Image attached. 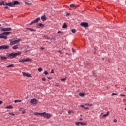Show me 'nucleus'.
<instances>
[{
  "label": "nucleus",
  "instance_id": "obj_1",
  "mask_svg": "<svg viewBox=\"0 0 126 126\" xmlns=\"http://www.w3.org/2000/svg\"><path fill=\"white\" fill-rule=\"evenodd\" d=\"M21 52H18V53H12L7 55V57L9 59H13V58H15L17 56H19L21 55Z\"/></svg>",
  "mask_w": 126,
  "mask_h": 126
},
{
  "label": "nucleus",
  "instance_id": "obj_2",
  "mask_svg": "<svg viewBox=\"0 0 126 126\" xmlns=\"http://www.w3.org/2000/svg\"><path fill=\"white\" fill-rule=\"evenodd\" d=\"M11 32H5L0 34V39H7L8 35L11 34Z\"/></svg>",
  "mask_w": 126,
  "mask_h": 126
},
{
  "label": "nucleus",
  "instance_id": "obj_3",
  "mask_svg": "<svg viewBox=\"0 0 126 126\" xmlns=\"http://www.w3.org/2000/svg\"><path fill=\"white\" fill-rule=\"evenodd\" d=\"M51 114L47 113L46 112H43L41 114V117H43L47 119H49L51 118Z\"/></svg>",
  "mask_w": 126,
  "mask_h": 126
},
{
  "label": "nucleus",
  "instance_id": "obj_4",
  "mask_svg": "<svg viewBox=\"0 0 126 126\" xmlns=\"http://www.w3.org/2000/svg\"><path fill=\"white\" fill-rule=\"evenodd\" d=\"M21 39H18V40H11L10 41V45L11 46H13V45H16V44H18L19 42H21Z\"/></svg>",
  "mask_w": 126,
  "mask_h": 126
},
{
  "label": "nucleus",
  "instance_id": "obj_5",
  "mask_svg": "<svg viewBox=\"0 0 126 126\" xmlns=\"http://www.w3.org/2000/svg\"><path fill=\"white\" fill-rule=\"evenodd\" d=\"M38 100L36 98H34V99H32L30 100V103L32 104L33 105H37L38 104Z\"/></svg>",
  "mask_w": 126,
  "mask_h": 126
},
{
  "label": "nucleus",
  "instance_id": "obj_6",
  "mask_svg": "<svg viewBox=\"0 0 126 126\" xmlns=\"http://www.w3.org/2000/svg\"><path fill=\"white\" fill-rule=\"evenodd\" d=\"M7 49H9V46L8 45L0 46V50H7Z\"/></svg>",
  "mask_w": 126,
  "mask_h": 126
},
{
  "label": "nucleus",
  "instance_id": "obj_7",
  "mask_svg": "<svg viewBox=\"0 0 126 126\" xmlns=\"http://www.w3.org/2000/svg\"><path fill=\"white\" fill-rule=\"evenodd\" d=\"M22 74L24 77H27L28 78L32 77V76L29 73H26V72H23Z\"/></svg>",
  "mask_w": 126,
  "mask_h": 126
},
{
  "label": "nucleus",
  "instance_id": "obj_8",
  "mask_svg": "<svg viewBox=\"0 0 126 126\" xmlns=\"http://www.w3.org/2000/svg\"><path fill=\"white\" fill-rule=\"evenodd\" d=\"M2 2H3L2 5H3L4 6L8 5V6H10V7H14L13 2L12 3H11V2L5 3H4V1H2Z\"/></svg>",
  "mask_w": 126,
  "mask_h": 126
},
{
  "label": "nucleus",
  "instance_id": "obj_9",
  "mask_svg": "<svg viewBox=\"0 0 126 126\" xmlns=\"http://www.w3.org/2000/svg\"><path fill=\"white\" fill-rule=\"evenodd\" d=\"M40 20V18L38 17V18H36L35 20H33L32 22H31L29 24V25H31L33 24L34 23H36L38 22Z\"/></svg>",
  "mask_w": 126,
  "mask_h": 126
},
{
  "label": "nucleus",
  "instance_id": "obj_10",
  "mask_svg": "<svg viewBox=\"0 0 126 126\" xmlns=\"http://www.w3.org/2000/svg\"><path fill=\"white\" fill-rule=\"evenodd\" d=\"M12 29L10 28H2L1 29V31L2 32H5V31H11Z\"/></svg>",
  "mask_w": 126,
  "mask_h": 126
},
{
  "label": "nucleus",
  "instance_id": "obj_11",
  "mask_svg": "<svg viewBox=\"0 0 126 126\" xmlns=\"http://www.w3.org/2000/svg\"><path fill=\"white\" fill-rule=\"evenodd\" d=\"M81 26L83 27H88V23L85 22H82L80 24Z\"/></svg>",
  "mask_w": 126,
  "mask_h": 126
},
{
  "label": "nucleus",
  "instance_id": "obj_12",
  "mask_svg": "<svg viewBox=\"0 0 126 126\" xmlns=\"http://www.w3.org/2000/svg\"><path fill=\"white\" fill-rule=\"evenodd\" d=\"M32 61V60L30 59H29V58H27L25 60H23L22 61V62H31Z\"/></svg>",
  "mask_w": 126,
  "mask_h": 126
},
{
  "label": "nucleus",
  "instance_id": "obj_13",
  "mask_svg": "<svg viewBox=\"0 0 126 126\" xmlns=\"http://www.w3.org/2000/svg\"><path fill=\"white\" fill-rule=\"evenodd\" d=\"M0 58L2 61H6L7 59V58L5 56H0Z\"/></svg>",
  "mask_w": 126,
  "mask_h": 126
},
{
  "label": "nucleus",
  "instance_id": "obj_14",
  "mask_svg": "<svg viewBox=\"0 0 126 126\" xmlns=\"http://www.w3.org/2000/svg\"><path fill=\"white\" fill-rule=\"evenodd\" d=\"M41 19L42 20L44 21L47 20V17L46 16V15H43L41 16Z\"/></svg>",
  "mask_w": 126,
  "mask_h": 126
},
{
  "label": "nucleus",
  "instance_id": "obj_15",
  "mask_svg": "<svg viewBox=\"0 0 126 126\" xmlns=\"http://www.w3.org/2000/svg\"><path fill=\"white\" fill-rule=\"evenodd\" d=\"M5 109H13V106L12 105H9L8 106H6L5 107Z\"/></svg>",
  "mask_w": 126,
  "mask_h": 126
},
{
  "label": "nucleus",
  "instance_id": "obj_16",
  "mask_svg": "<svg viewBox=\"0 0 126 126\" xmlns=\"http://www.w3.org/2000/svg\"><path fill=\"white\" fill-rule=\"evenodd\" d=\"M42 113H38V112H35L34 113V115L35 116L40 115L42 117Z\"/></svg>",
  "mask_w": 126,
  "mask_h": 126
},
{
  "label": "nucleus",
  "instance_id": "obj_17",
  "mask_svg": "<svg viewBox=\"0 0 126 126\" xmlns=\"http://www.w3.org/2000/svg\"><path fill=\"white\" fill-rule=\"evenodd\" d=\"M13 4V6H14V5H18L20 4V3L18 1H15L14 2H12Z\"/></svg>",
  "mask_w": 126,
  "mask_h": 126
},
{
  "label": "nucleus",
  "instance_id": "obj_18",
  "mask_svg": "<svg viewBox=\"0 0 126 126\" xmlns=\"http://www.w3.org/2000/svg\"><path fill=\"white\" fill-rule=\"evenodd\" d=\"M67 26L66 23H64L62 26V28H67Z\"/></svg>",
  "mask_w": 126,
  "mask_h": 126
},
{
  "label": "nucleus",
  "instance_id": "obj_19",
  "mask_svg": "<svg viewBox=\"0 0 126 126\" xmlns=\"http://www.w3.org/2000/svg\"><path fill=\"white\" fill-rule=\"evenodd\" d=\"M79 96L80 97H84V96H85V94L83 93H79Z\"/></svg>",
  "mask_w": 126,
  "mask_h": 126
},
{
  "label": "nucleus",
  "instance_id": "obj_20",
  "mask_svg": "<svg viewBox=\"0 0 126 126\" xmlns=\"http://www.w3.org/2000/svg\"><path fill=\"white\" fill-rule=\"evenodd\" d=\"M80 124L82 126H85V125H87V123H84L83 122H80Z\"/></svg>",
  "mask_w": 126,
  "mask_h": 126
},
{
  "label": "nucleus",
  "instance_id": "obj_21",
  "mask_svg": "<svg viewBox=\"0 0 126 126\" xmlns=\"http://www.w3.org/2000/svg\"><path fill=\"white\" fill-rule=\"evenodd\" d=\"M26 29H27L28 30H30V31H34L35 32L36 30L32 29V28H27Z\"/></svg>",
  "mask_w": 126,
  "mask_h": 126
},
{
  "label": "nucleus",
  "instance_id": "obj_22",
  "mask_svg": "<svg viewBox=\"0 0 126 126\" xmlns=\"http://www.w3.org/2000/svg\"><path fill=\"white\" fill-rule=\"evenodd\" d=\"M7 68H12V67H14V64H10V65H7L6 66Z\"/></svg>",
  "mask_w": 126,
  "mask_h": 126
},
{
  "label": "nucleus",
  "instance_id": "obj_23",
  "mask_svg": "<svg viewBox=\"0 0 126 126\" xmlns=\"http://www.w3.org/2000/svg\"><path fill=\"white\" fill-rule=\"evenodd\" d=\"M13 50H17V49H18V45H14L12 47Z\"/></svg>",
  "mask_w": 126,
  "mask_h": 126
},
{
  "label": "nucleus",
  "instance_id": "obj_24",
  "mask_svg": "<svg viewBox=\"0 0 126 126\" xmlns=\"http://www.w3.org/2000/svg\"><path fill=\"white\" fill-rule=\"evenodd\" d=\"M109 113H110L109 111H108V112H107V114H106L103 115V117H107L108 116H109Z\"/></svg>",
  "mask_w": 126,
  "mask_h": 126
},
{
  "label": "nucleus",
  "instance_id": "obj_25",
  "mask_svg": "<svg viewBox=\"0 0 126 126\" xmlns=\"http://www.w3.org/2000/svg\"><path fill=\"white\" fill-rule=\"evenodd\" d=\"M22 102L21 100H14V103H21Z\"/></svg>",
  "mask_w": 126,
  "mask_h": 126
},
{
  "label": "nucleus",
  "instance_id": "obj_26",
  "mask_svg": "<svg viewBox=\"0 0 126 126\" xmlns=\"http://www.w3.org/2000/svg\"><path fill=\"white\" fill-rule=\"evenodd\" d=\"M43 26H44V25L43 24L39 23L38 27V28H39L40 27H43Z\"/></svg>",
  "mask_w": 126,
  "mask_h": 126
},
{
  "label": "nucleus",
  "instance_id": "obj_27",
  "mask_svg": "<svg viewBox=\"0 0 126 126\" xmlns=\"http://www.w3.org/2000/svg\"><path fill=\"white\" fill-rule=\"evenodd\" d=\"M71 32L72 33H73V34H75V33L76 32V31H75V29H73L71 30Z\"/></svg>",
  "mask_w": 126,
  "mask_h": 126
},
{
  "label": "nucleus",
  "instance_id": "obj_28",
  "mask_svg": "<svg viewBox=\"0 0 126 126\" xmlns=\"http://www.w3.org/2000/svg\"><path fill=\"white\" fill-rule=\"evenodd\" d=\"M84 105L85 106H90V107H91L92 106V104H84Z\"/></svg>",
  "mask_w": 126,
  "mask_h": 126
},
{
  "label": "nucleus",
  "instance_id": "obj_29",
  "mask_svg": "<svg viewBox=\"0 0 126 126\" xmlns=\"http://www.w3.org/2000/svg\"><path fill=\"white\" fill-rule=\"evenodd\" d=\"M44 38H45V39H47L48 40H50V38L47 35H44Z\"/></svg>",
  "mask_w": 126,
  "mask_h": 126
},
{
  "label": "nucleus",
  "instance_id": "obj_30",
  "mask_svg": "<svg viewBox=\"0 0 126 126\" xmlns=\"http://www.w3.org/2000/svg\"><path fill=\"white\" fill-rule=\"evenodd\" d=\"M38 71L39 72H41L42 71H43V69L42 68H39L38 69Z\"/></svg>",
  "mask_w": 126,
  "mask_h": 126
},
{
  "label": "nucleus",
  "instance_id": "obj_31",
  "mask_svg": "<svg viewBox=\"0 0 126 126\" xmlns=\"http://www.w3.org/2000/svg\"><path fill=\"white\" fill-rule=\"evenodd\" d=\"M70 7L71 8H74V7H75V5L74 4H70Z\"/></svg>",
  "mask_w": 126,
  "mask_h": 126
},
{
  "label": "nucleus",
  "instance_id": "obj_32",
  "mask_svg": "<svg viewBox=\"0 0 126 126\" xmlns=\"http://www.w3.org/2000/svg\"><path fill=\"white\" fill-rule=\"evenodd\" d=\"M66 79H67L66 78H62V79H61V81L62 82H64L66 80Z\"/></svg>",
  "mask_w": 126,
  "mask_h": 126
},
{
  "label": "nucleus",
  "instance_id": "obj_33",
  "mask_svg": "<svg viewBox=\"0 0 126 126\" xmlns=\"http://www.w3.org/2000/svg\"><path fill=\"white\" fill-rule=\"evenodd\" d=\"M68 114L69 115L73 114V111L69 110V111H68Z\"/></svg>",
  "mask_w": 126,
  "mask_h": 126
},
{
  "label": "nucleus",
  "instance_id": "obj_34",
  "mask_svg": "<svg viewBox=\"0 0 126 126\" xmlns=\"http://www.w3.org/2000/svg\"><path fill=\"white\" fill-rule=\"evenodd\" d=\"M120 96L123 97L125 96V95L124 94H120Z\"/></svg>",
  "mask_w": 126,
  "mask_h": 126
},
{
  "label": "nucleus",
  "instance_id": "obj_35",
  "mask_svg": "<svg viewBox=\"0 0 126 126\" xmlns=\"http://www.w3.org/2000/svg\"><path fill=\"white\" fill-rule=\"evenodd\" d=\"M44 74L45 75H47L48 74V72L47 71H45L44 72Z\"/></svg>",
  "mask_w": 126,
  "mask_h": 126
},
{
  "label": "nucleus",
  "instance_id": "obj_36",
  "mask_svg": "<svg viewBox=\"0 0 126 126\" xmlns=\"http://www.w3.org/2000/svg\"><path fill=\"white\" fill-rule=\"evenodd\" d=\"M80 124V122H76V124H75L76 126H79Z\"/></svg>",
  "mask_w": 126,
  "mask_h": 126
},
{
  "label": "nucleus",
  "instance_id": "obj_37",
  "mask_svg": "<svg viewBox=\"0 0 126 126\" xmlns=\"http://www.w3.org/2000/svg\"><path fill=\"white\" fill-rule=\"evenodd\" d=\"M9 114L11 115L15 116V114H14L13 113L9 112Z\"/></svg>",
  "mask_w": 126,
  "mask_h": 126
},
{
  "label": "nucleus",
  "instance_id": "obj_38",
  "mask_svg": "<svg viewBox=\"0 0 126 126\" xmlns=\"http://www.w3.org/2000/svg\"><path fill=\"white\" fill-rule=\"evenodd\" d=\"M51 74H54V69H52V70H51Z\"/></svg>",
  "mask_w": 126,
  "mask_h": 126
},
{
  "label": "nucleus",
  "instance_id": "obj_39",
  "mask_svg": "<svg viewBox=\"0 0 126 126\" xmlns=\"http://www.w3.org/2000/svg\"><path fill=\"white\" fill-rule=\"evenodd\" d=\"M42 80L43 81H46V78H45V77H43V78H42Z\"/></svg>",
  "mask_w": 126,
  "mask_h": 126
},
{
  "label": "nucleus",
  "instance_id": "obj_40",
  "mask_svg": "<svg viewBox=\"0 0 126 126\" xmlns=\"http://www.w3.org/2000/svg\"><path fill=\"white\" fill-rule=\"evenodd\" d=\"M117 95V94H116V93H113L112 94V96H114V95Z\"/></svg>",
  "mask_w": 126,
  "mask_h": 126
},
{
  "label": "nucleus",
  "instance_id": "obj_41",
  "mask_svg": "<svg viewBox=\"0 0 126 126\" xmlns=\"http://www.w3.org/2000/svg\"><path fill=\"white\" fill-rule=\"evenodd\" d=\"M61 33H62V32L60 31H59L58 32H57V34H61Z\"/></svg>",
  "mask_w": 126,
  "mask_h": 126
},
{
  "label": "nucleus",
  "instance_id": "obj_42",
  "mask_svg": "<svg viewBox=\"0 0 126 126\" xmlns=\"http://www.w3.org/2000/svg\"><path fill=\"white\" fill-rule=\"evenodd\" d=\"M58 53H59L60 54H63L62 50H59Z\"/></svg>",
  "mask_w": 126,
  "mask_h": 126
},
{
  "label": "nucleus",
  "instance_id": "obj_43",
  "mask_svg": "<svg viewBox=\"0 0 126 126\" xmlns=\"http://www.w3.org/2000/svg\"><path fill=\"white\" fill-rule=\"evenodd\" d=\"M40 50H44V48L43 47H40Z\"/></svg>",
  "mask_w": 126,
  "mask_h": 126
},
{
  "label": "nucleus",
  "instance_id": "obj_44",
  "mask_svg": "<svg viewBox=\"0 0 126 126\" xmlns=\"http://www.w3.org/2000/svg\"><path fill=\"white\" fill-rule=\"evenodd\" d=\"M80 107H82V108H84H84H85L84 105H80Z\"/></svg>",
  "mask_w": 126,
  "mask_h": 126
},
{
  "label": "nucleus",
  "instance_id": "obj_45",
  "mask_svg": "<svg viewBox=\"0 0 126 126\" xmlns=\"http://www.w3.org/2000/svg\"><path fill=\"white\" fill-rule=\"evenodd\" d=\"M3 104V101H0V105Z\"/></svg>",
  "mask_w": 126,
  "mask_h": 126
},
{
  "label": "nucleus",
  "instance_id": "obj_46",
  "mask_svg": "<svg viewBox=\"0 0 126 126\" xmlns=\"http://www.w3.org/2000/svg\"><path fill=\"white\" fill-rule=\"evenodd\" d=\"M84 109L85 110H88V107H84Z\"/></svg>",
  "mask_w": 126,
  "mask_h": 126
},
{
  "label": "nucleus",
  "instance_id": "obj_47",
  "mask_svg": "<svg viewBox=\"0 0 126 126\" xmlns=\"http://www.w3.org/2000/svg\"><path fill=\"white\" fill-rule=\"evenodd\" d=\"M26 113V111L25 110H23L22 111V114H25Z\"/></svg>",
  "mask_w": 126,
  "mask_h": 126
},
{
  "label": "nucleus",
  "instance_id": "obj_48",
  "mask_svg": "<svg viewBox=\"0 0 126 126\" xmlns=\"http://www.w3.org/2000/svg\"><path fill=\"white\" fill-rule=\"evenodd\" d=\"M25 3L26 4H27V5H29V4H32V3H28L27 2H25Z\"/></svg>",
  "mask_w": 126,
  "mask_h": 126
},
{
  "label": "nucleus",
  "instance_id": "obj_49",
  "mask_svg": "<svg viewBox=\"0 0 126 126\" xmlns=\"http://www.w3.org/2000/svg\"><path fill=\"white\" fill-rule=\"evenodd\" d=\"M48 79L49 80H52V77H48Z\"/></svg>",
  "mask_w": 126,
  "mask_h": 126
},
{
  "label": "nucleus",
  "instance_id": "obj_50",
  "mask_svg": "<svg viewBox=\"0 0 126 126\" xmlns=\"http://www.w3.org/2000/svg\"><path fill=\"white\" fill-rule=\"evenodd\" d=\"M3 5V2L2 1L0 2V5Z\"/></svg>",
  "mask_w": 126,
  "mask_h": 126
},
{
  "label": "nucleus",
  "instance_id": "obj_51",
  "mask_svg": "<svg viewBox=\"0 0 126 126\" xmlns=\"http://www.w3.org/2000/svg\"><path fill=\"white\" fill-rule=\"evenodd\" d=\"M114 123H116L117 122V120L116 119H114Z\"/></svg>",
  "mask_w": 126,
  "mask_h": 126
},
{
  "label": "nucleus",
  "instance_id": "obj_52",
  "mask_svg": "<svg viewBox=\"0 0 126 126\" xmlns=\"http://www.w3.org/2000/svg\"><path fill=\"white\" fill-rule=\"evenodd\" d=\"M4 8H5V9H8V6H5V7H4Z\"/></svg>",
  "mask_w": 126,
  "mask_h": 126
},
{
  "label": "nucleus",
  "instance_id": "obj_53",
  "mask_svg": "<svg viewBox=\"0 0 126 126\" xmlns=\"http://www.w3.org/2000/svg\"><path fill=\"white\" fill-rule=\"evenodd\" d=\"M93 74H94V75H95V72H94V71H93Z\"/></svg>",
  "mask_w": 126,
  "mask_h": 126
},
{
  "label": "nucleus",
  "instance_id": "obj_54",
  "mask_svg": "<svg viewBox=\"0 0 126 126\" xmlns=\"http://www.w3.org/2000/svg\"><path fill=\"white\" fill-rule=\"evenodd\" d=\"M1 29H2V28H0V31H1Z\"/></svg>",
  "mask_w": 126,
  "mask_h": 126
},
{
  "label": "nucleus",
  "instance_id": "obj_55",
  "mask_svg": "<svg viewBox=\"0 0 126 126\" xmlns=\"http://www.w3.org/2000/svg\"><path fill=\"white\" fill-rule=\"evenodd\" d=\"M80 121H82V118H80Z\"/></svg>",
  "mask_w": 126,
  "mask_h": 126
},
{
  "label": "nucleus",
  "instance_id": "obj_56",
  "mask_svg": "<svg viewBox=\"0 0 126 126\" xmlns=\"http://www.w3.org/2000/svg\"><path fill=\"white\" fill-rule=\"evenodd\" d=\"M70 14H69V13H68V14H67V16H68Z\"/></svg>",
  "mask_w": 126,
  "mask_h": 126
},
{
  "label": "nucleus",
  "instance_id": "obj_57",
  "mask_svg": "<svg viewBox=\"0 0 126 126\" xmlns=\"http://www.w3.org/2000/svg\"><path fill=\"white\" fill-rule=\"evenodd\" d=\"M73 52H74V49H72Z\"/></svg>",
  "mask_w": 126,
  "mask_h": 126
},
{
  "label": "nucleus",
  "instance_id": "obj_58",
  "mask_svg": "<svg viewBox=\"0 0 126 126\" xmlns=\"http://www.w3.org/2000/svg\"><path fill=\"white\" fill-rule=\"evenodd\" d=\"M125 111H126V107L125 108Z\"/></svg>",
  "mask_w": 126,
  "mask_h": 126
},
{
  "label": "nucleus",
  "instance_id": "obj_59",
  "mask_svg": "<svg viewBox=\"0 0 126 126\" xmlns=\"http://www.w3.org/2000/svg\"><path fill=\"white\" fill-rule=\"evenodd\" d=\"M66 55H69V54H68V53H66Z\"/></svg>",
  "mask_w": 126,
  "mask_h": 126
},
{
  "label": "nucleus",
  "instance_id": "obj_60",
  "mask_svg": "<svg viewBox=\"0 0 126 126\" xmlns=\"http://www.w3.org/2000/svg\"><path fill=\"white\" fill-rule=\"evenodd\" d=\"M56 86L59 87V85H56Z\"/></svg>",
  "mask_w": 126,
  "mask_h": 126
},
{
  "label": "nucleus",
  "instance_id": "obj_61",
  "mask_svg": "<svg viewBox=\"0 0 126 126\" xmlns=\"http://www.w3.org/2000/svg\"><path fill=\"white\" fill-rule=\"evenodd\" d=\"M81 116L82 117V115H81Z\"/></svg>",
  "mask_w": 126,
  "mask_h": 126
},
{
  "label": "nucleus",
  "instance_id": "obj_62",
  "mask_svg": "<svg viewBox=\"0 0 126 126\" xmlns=\"http://www.w3.org/2000/svg\"><path fill=\"white\" fill-rule=\"evenodd\" d=\"M101 115H102V114L101 113Z\"/></svg>",
  "mask_w": 126,
  "mask_h": 126
},
{
  "label": "nucleus",
  "instance_id": "obj_63",
  "mask_svg": "<svg viewBox=\"0 0 126 126\" xmlns=\"http://www.w3.org/2000/svg\"><path fill=\"white\" fill-rule=\"evenodd\" d=\"M0 39H1V38H0Z\"/></svg>",
  "mask_w": 126,
  "mask_h": 126
}]
</instances>
